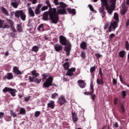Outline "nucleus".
<instances>
[{"label":"nucleus","mask_w":129,"mask_h":129,"mask_svg":"<svg viewBox=\"0 0 129 129\" xmlns=\"http://www.w3.org/2000/svg\"><path fill=\"white\" fill-rule=\"evenodd\" d=\"M53 83V78L52 76H49V77L46 80L45 82L43 83V86L44 87H45V88H49L50 86H55L56 85L55 84Z\"/></svg>","instance_id":"4"},{"label":"nucleus","mask_w":129,"mask_h":129,"mask_svg":"<svg viewBox=\"0 0 129 129\" xmlns=\"http://www.w3.org/2000/svg\"><path fill=\"white\" fill-rule=\"evenodd\" d=\"M54 49L56 52H60L63 50V46L62 45L57 43L54 45Z\"/></svg>","instance_id":"13"},{"label":"nucleus","mask_w":129,"mask_h":129,"mask_svg":"<svg viewBox=\"0 0 129 129\" xmlns=\"http://www.w3.org/2000/svg\"><path fill=\"white\" fill-rule=\"evenodd\" d=\"M13 72L15 74H16V75H22V72L19 70V67H14L13 68Z\"/></svg>","instance_id":"16"},{"label":"nucleus","mask_w":129,"mask_h":129,"mask_svg":"<svg viewBox=\"0 0 129 129\" xmlns=\"http://www.w3.org/2000/svg\"><path fill=\"white\" fill-rule=\"evenodd\" d=\"M53 10H54L53 14H54L56 18L55 22L57 24L59 22V15H67V12H66V9H60L57 10V11L56 8H53Z\"/></svg>","instance_id":"2"},{"label":"nucleus","mask_w":129,"mask_h":129,"mask_svg":"<svg viewBox=\"0 0 129 129\" xmlns=\"http://www.w3.org/2000/svg\"><path fill=\"white\" fill-rule=\"evenodd\" d=\"M59 43L62 46H67L68 45V40L67 38L63 35L59 36Z\"/></svg>","instance_id":"9"},{"label":"nucleus","mask_w":129,"mask_h":129,"mask_svg":"<svg viewBox=\"0 0 129 129\" xmlns=\"http://www.w3.org/2000/svg\"><path fill=\"white\" fill-rule=\"evenodd\" d=\"M40 114H41V112H40L39 111H36L35 112L34 116L35 117H39Z\"/></svg>","instance_id":"46"},{"label":"nucleus","mask_w":129,"mask_h":129,"mask_svg":"<svg viewBox=\"0 0 129 129\" xmlns=\"http://www.w3.org/2000/svg\"><path fill=\"white\" fill-rule=\"evenodd\" d=\"M59 0H53V3L54 4V5L55 6H59V2H58Z\"/></svg>","instance_id":"57"},{"label":"nucleus","mask_w":129,"mask_h":129,"mask_svg":"<svg viewBox=\"0 0 129 129\" xmlns=\"http://www.w3.org/2000/svg\"><path fill=\"white\" fill-rule=\"evenodd\" d=\"M95 70H96L95 67H92L90 68V71L91 73H93V72H94Z\"/></svg>","instance_id":"53"},{"label":"nucleus","mask_w":129,"mask_h":129,"mask_svg":"<svg viewBox=\"0 0 129 129\" xmlns=\"http://www.w3.org/2000/svg\"><path fill=\"white\" fill-rule=\"evenodd\" d=\"M64 51L66 52L67 56L70 55V51H71V44H69L68 47L64 48Z\"/></svg>","instance_id":"18"},{"label":"nucleus","mask_w":129,"mask_h":129,"mask_svg":"<svg viewBox=\"0 0 129 129\" xmlns=\"http://www.w3.org/2000/svg\"><path fill=\"white\" fill-rule=\"evenodd\" d=\"M32 51L33 52H35V53H37L38 51H39V47L37 46H34L32 48Z\"/></svg>","instance_id":"40"},{"label":"nucleus","mask_w":129,"mask_h":129,"mask_svg":"<svg viewBox=\"0 0 129 129\" xmlns=\"http://www.w3.org/2000/svg\"><path fill=\"white\" fill-rule=\"evenodd\" d=\"M58 94V93H52L51 94V98L52 99H55V98H56V97H57Z\"/></svg>","instance_id":"43"},{"label":"nucleus","mask_w":129,"mask_h":129,"mask_svg":"<svg viewBox=\"0 0 129 129\" xmlns=\"http://www.w3.org/2000/svg\"><path fill=\"white\" fill-rule=\"evenodd\" d=\"M127 11V9H126V8L123 7L121 11V16H123L124 15H125Z\"/></svg>","instance_id":"35"},{"label":"nucleus","mask_w":129,"mask_h":129,"mask_svg":"<svg viewBox=\"0 0 129 129\" xmlns=\"http://www.w3.org/2000/svg\"><path fill=\"white\" fill-rule=\"evenodd\" d=\"M72 116L74 122H77V121H78V117L77 116V114L75 112H72Z\"/></svg>","instance_id":"19"},{"label":"nucleus","mask_w":129,"mask_h":129,"mask_svg":"<svg viewBox=\"0 0 129 129\" xmlns=\"http://www.w3.org/2000/svg\"><path fill=\"white\" fill-rule=\"evenodd\" d=\"M67 10L68 11L69 14H71L72 15H76V10L75 9H72L70 8H68L67 9Z\"/></svg>","instance_id":"23"},{"label":"nucleus","mask_w":129,"mask_h":129,"mask_svg":"<svg viewBox=\"0 0 129 129\" xmlns=\"http://www.w3.org/2000/svg\"><path fill=\"white\" fill-rule=\"evenodd\" d=\"M111 5L105 6L106 10L109 15H111L114 9H115V3H116V0H109Z\"/></svg>","instance_id":"3"},{"label":"nucleus","mask_w":129,"mask_h":129,"mask_svg":"<svg viewBox=\"0 0 129 129\" xmlns=\"http://www.w3.org/2000/svg\"><path fill=\"white\" fill-rule=\"evenodd\" d=\"M45 4L46 6H43L41 7V11L42 12H44V11H47L48 9H49L48 12L54 11V9L52 8L51 4L50 3V1H49V0H45Z\"/></svg>","instance_id":"6"},{"label":"nucleus","mask_w":129,"mask_h":129,"mask_svg":"<svg viewBox=\"0 0 129 129\" xmlns=\"http://www.w3.org/2000/svg\"><path fill=\"white\" fill-rule=\"evenodd\" d=\"M47 107H48V108H51V109H54V108H55V101H50L47 104Z\"/></svg>","instance_id":"17"},{"label":"nucleus","mask_w":129,"mask_h":129,"mask_svg":"<svg viewBox=\"0 0 129 129\" xmlns=\"http://www.w3.org/2000/svg\"><path fill=\"white\" fill-rule=\"evenodd\" d=\"M54 10L51 11H46L44 12L43 14L42 20L43 21H49V20H50L51 23L52 24H57L56 22V15H55L54 12Z\"/></svg>","instance_id":"1"},{"label":"nucleus","mask_w":129,"mask_h":129,"mask_svg":"<svg viewBox=\"0 0 129 129\" xmlns=\"http://www.w3.org/2000/svg\"><path fill=\"white\" fill-rule=\"evenodd\" d=\"M11 28V30L14 32V33H16L17 31L16 30V28H15V27H14V24L12 27H10Z\"/></svg>","instance_id":"61"},{"label":"nucleus","mask_w":129,"mask_h":129,"mask_svg":"<svg viewBox=\"0 0 129 129\" xmlns=\"http://www.w3.org/2000/svg\"><path fill=\"white\" fill-rule=\"evenodd\" d=\"M67 70V71L66 75L67 76H69L70 77H72V76L74 75V72L76 71V69L75 68H71Z\"/></svg>","instance_id":"10"},{"label":"nucleus","mask_w":129,"mask_h":129,"mask_svg":"<svg viewBox=\"0 0 129 129\" xmlns=\"http://www.w3.org/2000/svg\"><path fill=\"white\" fill-rule=\"evenodd\" d=\"M91 96V98H92V100H95V98H96V95L95 94H93Z\"/></svg>","instance_id":"62"},{"label":"nucleus","mask_w":129,"mask_h":129,"mask_svg":"<svg viewBox=\"0 0 129 129\" xmlns=\"http://www.w3.org/2000/svg\"><path fill=\"white\" fill-rule=\"evenodd\" d=\"M80 46V48L83 50H85V49L87 48V44L85 41H82L81 43Z\"/></svg>","instance_id":"22"},{"label":"nucleus","mask_w":129,"mask_h":129,"mask_svg":"<svg viewBox=\"0 0 129 129\" xmlns=\"http://www.w3.org/2000/svg\"><path fill=\"white\" fill-rule=\"evenodd\" d=\"M99 75H100V78H103L102 76H103V74L102 73V70L101 69V68H100L99 70Z\"/></svg>","instance_id":"54"},{"label":"nucleus","mask_w":129,"mask_h":129,"mask_svg":"<svg viewBox=\"0 0 129 129\" xmlns=\"http://www.w3.org/2000/svg\"><path fill=\"white\" fill-rule=\"evenodd\" d=\"M4 78H7V79H8V80H11V79H13V78H14V75H13L12 73H8L4 77Z\"/></svg>","instance_id":"21"},{"label":"nucleus","mask_w":129,"mask_h":129,"mask_svg":"<svg viewBox=\"0 0 129 129\" xmlns=\"http://www.w3.org/2000/svg\"><path fill=\"white\" fill-rule=\"evenodd\" d=\"M31 73H32V76H33L34 77H35V78L37 77H39V76H40V74L37 73V71L36 70L32 71Z\"/></svg>","instance_id":"29"},{"label":"nucleus","mask_w":129,"mask_h":129,"mask_svg":"<svg viewBox=\"0 0 129 129\" xmlns=\"http://www.w3.org/2000/svg\"><path fill=\"white\" fill-rule=\"evenodd\" d=\"M17 29L19 33L23 32V28L22 27V24H17Z\"/></svg>","instance_id":"30"},{"label":"nucleus","mask_w":129,"mask_h":129,"mask_svg":"<svg viewBox=\"0 0 129 129\" xmlns=\"http://www.w3.org/2000/svg\"><path fill=\"white\" fill-rule=\"evenodd\" d=\"M101 3L102 4V6H104V7H106L108 6V3H107V0H100Z\"/></svg>","instance_id":"37"},{"label":"nucleus","mask_w":129,"mask_h":129,"mask_svg":"<svg viewBox=\"0 0 129 129\" xmlns=\"http://www.w3.org/2000/svg\"><path fill=\"white\" fill-rule=\"evenodd\" d=\"M67 102V100H66V98L65 97L63 96H60V97L58 99L57 103L59 104L60 106H62L63 104L66 103Z\"/></svg>","instance_id":"11"},{"label":"nucleus","mask_w":129,"mask_h":129,"mask_svg":"<svg viewBox=\"0 0 129 129\" xmlns=\"http://www.w3.org/2000/svg\"><path fill=\"white\" fill-rule=\"evenodd\" d=\"M122 98H125V97L126 96V91H122Z\"/></svg>","instance_id":"51"},{"label":"nucleus","mask_w":129,"mask_h":129,"mask_svg":"<svg viewBox=\"0 0 129 129\" xmlns=\"http://www.w3.org/2000/svg\"><path fill=\"white\" fill-rule=\"evenodd\" d=\"M88 7H89L90 11H91V12H93V13H95V14H96V13H97V12H96V11H95L94 10L92 5L90 4V5H88Z\"/></svg>","instance_id":"41"},{"label":"nucleus","mask_w":129,"mask_h":129,"mask_svg":"<svg viewBox=\"0 0 129 129\" xmlns=\"http://www.w3.org/2000/svg\"><path fill=\"white\" fill-rule=\"evenodd\" d=\"M59 8H61V9H66V8L68 7V5L64 3V2H60L59 3Z\"/></svg>","instance_id":"27"},{"label":"nucleus","mask_w":129,"mask_h":129,"mask_svg":"<svg viewBox=\"0 0 129 129\" xmlns=\"http://www.w3.org/2000/svg\"><path fill=\"white\" fill-rule=\"evenodd\" d=\"M78 84L81 88H85L86 87V83L82 80L78 81Z\"/></svg>","instance_id":"14"},{"label":"nucleus","mask_w":129,"mask_h":129,"mask_svg":"<svg viewBox=\"0 0 129 129\" xmlns=\"http://www.w3.org/2000/svg\"><path fill=\"white\" fill-rule=\"evenodd\" d=\"M119 111H121L123 113L124 112H125V108L124 107V105L122 103L120 104V107L118 109Z\"/></svg>","instance_id":"25"},{"label":"nucleus","mask_w":129,"mask_h":129,"mask_svg":"<svg viewBox=\"0 0 129 129\" xmlns=\"http://www.w3.org/2000/svg\"><path fill=\"white\" fill-rule=\"evenodd\" d=\"M114 37H115V34H114V33H112L109 35V39L110 40H112V38H114Z\"/></svg>","instance_id":"52"},{"label":"nucleus","mask_w":129,"mask_h":129,"mask_svg":"<svg viewBox=\"0 0 129 129\" xmlns=\"http://www.w3.org/2000/svg\"><path fill=\"white\" fill-rule=\"evenodd\" d=\"M117 101H118V98H115L114 99V105H117Z\"/></svg>","instance_id":"56"},{"label":"nucleus","mask_w":129,"mask_h":129,"mask_svg":"<svg viewBox=\"0 0 129 129\" xmlns=\"http://www.w3.org/2000/svg\"><path fill=\"white\" fill-rule=\"evenodd\" d=\"M104 7L105 6H102V7L99 9V12L101 14L102 13H104Z\"/></svg>","instance_id":"49"},{"label":"nucleus","mask_w":129,"mask_h":129,"mask_svg":"<svg viewBox=\"0 0 129 129\" xmlns=\"http://www.w3.org/2000/svg\"><path fill=\"white\" fill-rule=\"evenodd\" d=\"M20 114L25 115L26 114V110L22 108L20 110Z\"/></svg>","instance_id":"44"},{"label":"nucleus","mask_w":129,"mask_h":129,"mask_svg":"<svg viewBox=\"0 0 129 129\" xmlns=\"http://www.w3.org/2000/svg\"><path fill=\"white\" fill-rule=\"evenodd\" d=\"M1 10L2 11V12H3V13L7 17H9V16H10V14L9 13V12L8 11V10H7V9L2 7L1 8Z\"/></svg>","instance_id":"24"},{"label":"nucleus","mask_w":129,"mask_h":129,"mask_svg":"<svg viewBox=\"0 0 129 129\" xmlns=\"http://www.w3.org/2000/svg\"><path fill=\"white\" fill-rule=\"evenodd\" d=\"M37 29L39 30V31H44V24H41L38 28H37Z\"/></svg>","instance_id":"42"},{"label":"nucleus","mask_w":129,"mask_h":129,"mask_svg":"<svg viewBox=\"0 0 129 129\" xmlns=\"http://www.w3.org/2000/svg\"><path fill=\"white\" fill-rule=\"evenodd\" d=\"M91 92H85L84 93L85 95H92L94 93V88L93 86V82H91L90 83Z\"/></svg>","instance_id":"12"},{"label":"nucleus","mask_w":129,"mask_h":129,"mask_svg":"<svg viewBox=\"0 0 129 129\" xmlns=\"http://www.w3.org/2000/svg\"><path fill=\"white\" fill-rule=\"evenodd\" d=\"M4 24H5V21L0 19V29H4Z\"/></svg>","instance_id":"45"},{"label":"nucleus","mask_w":129,"mask_h":129,"mask_svg":"<svg viewBox=\"0 0 129 129\" xmlns=\"http://www.w3.org/2000/svg\"><path fill=\"white\" fill-rule=\"evenodd\" d=\"M64 70H68L70 67V64H69V62H64L63 65Z\"/></svg>","instance_id":"26"},{"label":"nucleus","mask_w":129,"mask_h":129,"mask_svg":"<svg viewBox=\"0 0 129 129\" xmlns=\"http://www.w3.org/2000/svg\"><path fill=\"white\" fill-rule=\"evenodd\" d=\"M112 82L113 85H116V84H117V81H116L115 79H113Z\"/></svg>","instance_id":"60"},{"label":"nucleus","mask_w":129,"mask_h":129,"mask_svg":"<svg viewBox=\"0 0 129 129\" xmlns=\"http://www.w3.org/2000/svg\"><path fill=\"white\" fill-rule=\"evenodd\" d=\"M81 56L82 58H83L84 59H85V58H86V54H85V52L82 51L81 52Z\"/></svg>","instance_id":"50"},{"label":"nucleus","mask_w":129,"mask_h":129,"mask_svg":"<svg viewBox=\"0 0 129 129\" xmlns=\"http://www.w3.org/2000/svg\"><path fill=\"white\" fill-rule=\"evenodd\" d=\"M41 79H38V78H36L35 82H36V83L39 84L40 83V82H41Z\"/></svg>","instance_id":"63"},{"label":"nucleus","mask_w":129,"mask_h":129,"mask_svg":"<svg viewBox=\"0 0 129 129\" xmlns=\"http://www.w3.org/2000/svg\"><path fill=\"white\" fill-rule=\"evenodd\" d=\"M114 20H115V22H117L119 23V18H118V14L116 13L114 14Z\"/></svg>","instance_id":"33"},{"label":"nucleus","mask_w":129,"mask_h":129,"mask_svg":"<svg viewBox=\"0 0 129 129\" xmlns=\"http://www.w3.org/2000/svg\"><path fill=\"white\" fill-rule=\"evenodd\" d=\"M28 13L32 17H35V13H34L33 9H32V8L30 7L28 8Z\"/></svg>","instance_id":"32"},{"label":"nucleus","mask_w":129,"mask_h":129,"mask_svg":"<svg viewBox=\"0 0 129 129\" xmlns=\"http://www.w3.org/2000/svg\"><path fill=\"white\" fill-rule=\"evenodd\" d=\"M96 57H97L98 58H100V57H102V55L100 54H99V53H96L95 54Z\"/></svg>","instance_id":"58"},{"label":"nucleus","mask_w":129,"mask_h":129,"mask_svg":"<svg viewBox=\"0 0 129 129\" xmlns=\"http://www.w3.org/2000/svg\"><path fill=\"white\" fill-rule=\"evenodd\" d=\"M42 4H38L35 10L36 15H40L41 14V8H42Z\"/></svg>","instance_id":"15"},{"label":"nucleus","mask_w":129,"mask_h":129,"mask_svg":"<svg viewBox=\"0 0 129 129\" xmlns=\"http://www.w3.org/2000/svg\"><path fill=\"white\" fill-rule=\"evenodd\" d=\"M3 25V29H10L11 27H13L14 22L11 19H6Z\"/></svg>","instance_id":"8"},{"label":"nucleus","mask_w":129,"mask_h":129,"mask_svg":"<svg viewBox=\"0 0 129 129\" xmlns=\"http://www.w3.org/2000/svg\"><path fill=\"white\" fill-rule=\"evenodd\" d=\"M96 83L97 84H98V85H103V83H104L103 82V78H101V79H97L96 81Z\"/></svg>","instance_id":"28"},{"label":"nucleus","mask_w":129,"mask_h":129,"mask_svg":"<svg viewBox=\"0 0 129 129\" xmlns=\"http://www.w3.org/2000/svg\"><path fill=\"white\" fill-rule=\"evenodd\" d=\"M118 23L119 22L115 21H113L110 22V25L109 26L108 29L110 33L112 32V31H115V29L118 27Z\"/></svg>","instance_id":"7"},{"label":"nucleus","mask_w":129,"mask_h":129,"mask_svg":"<svg viewBox=\"0 0 129 129\" xmlns=\"http://www.w3.org/2000/svg\"><path fill=\"white\" fill-rule=\"evenodd\" d=\"M125 48L127 50V51H129V43L127 41H125Z\"/></svg>","instance_id":"47"},{"label":"nucleus","mask_w":129,"mask_h":129,"mask_svg":"<svg viewBox=\"0 0 129 129\" xmlns=\"http://www.w3.org/2000/svg\"><path fill=\"white\" fill-rule=\"evenodd\" d=\"M108 26H109V24L108 23H106L104 26V30H107L108 29Z\"/></svg>","instance_id":"59"},{"label":"nucleus","mask_w":129,"mask_h":129,"mask_svg":"<svg viewBox=\"0 0 129 129\" xmlns=\"http://www.w3.org/2000/svg\"><path fill=\"white\" fill-rule=\"evenodd\" d=\"M15 17L17 19L21 18L22 21H26V14L24 13L23 10H17L15 12Z\"/></svg>","instance_id":"5"},{"label":"nucleus","mask_w":129,"mask_h":129,"mask_svg":"<svg viewBox=\"0 0 129 129\" xmlns=\"http://www.w3.org/2000/svg\"><path fill=\"white\" fill-rule=\"evenodd\" d=\"M4 116H5V113L3 112H0V119H2V118H4Z\"/></svg>","instance_id":"55"},{"label":"nucleus","mask_w":129,"mask_h":129,"mask_svg":"<svg viewBox=\"0 0 129 129\" xmlns=\"http://www.w3.org/2000/svg\"><path fill=\"white\" fill-rule=\"evenodd\" d=\"M129 26V19H127L125 23V28H128Z\"/></svg>","instance_id":"64"},{"label":"nucleus","mask_w":129,"mask_h":129,"mask_svg":"<svg viewBox=\"0 0 129 129\" xmlns=\"http://www.w3.org/2000/svg\"><path fill=\"white\" fill-rule=\"evenodd\" d=\"M11 89L12 88L6 87L3 89V92H4V93H7V92H10Z\"/></svg>","instance_id":"36"},{"label":"nucleus","mask_w":129,"mask_h":129,"mask_svg":"<svg viewBox=\"0 0 129 129\" xmlns=\"http://www.w3.org/2000/svg\"><path fill=\"white\" fill-rule=\"evenodd\" d=\"M11 5L13 8H14V9H18V7H19V3L17 0H12Z\"/></svg>","instance_id":"20"},{"label":"nucleus","mask_w":129,"mask_h":129,"mask_svg":"<svg viewBox=\"0 0 129 129\" xmlns=\"http://www.w3.org/2000/svg\"><path fill=\"white\" fill-rule=\"evenodd\" d=\"M9 93H10L12 96H16V89H11Z\"/></svg>","instance_id":"38"},{"label":"nucleus","mask_w":129,"mask_h":129,"mask_svg":"<svg viewBox=\"0 0 129 129\" xmlns=\"http://www.w3.org/2000/svg\"><path fill=\"white\" fill-rule=\"evenodd\" d=\"M28 80H29V82H30V83L31 82H35V81H36V77H33V76H29Z\"/></svg>","instance_id":"34"},{"label":"nucleus","mask_w":129,"mask_h":129,"mask_svg":"<svg viewBox=\"0 0 129 129\" xmlns=\"http://www.w3.org/2000/svg\"><path fill=\"white\" fill-rule=\"evenodd\" d=\"M125 54V52L124 51V50L120 51L119 52V57H120V58H124Z\"/></svg>","instance_id":"39"},{"label":"nucleus","mask_w":129,"mask_h":129,"mask_svg":"<svg viewBox=\"0 0 129 129\" xmlns=\"http://www.w3.org/2000/svg\"><path fill=\"white\" fill-rule=\"evenodd\" d=\"M10 114H11L12 116H13V117H17V114H16V113L14 112V111L12 110H11L10 111Z\"/></svg>","instance_id":"48"},{"label":"nucleus","mask_w":129,"mask_h":129,"mask_svg":"<svg viewBox=\"0 0 129 129\" xmlns=\"http://www.w3.org/2000/svg\"><path fill=\"white\" fill-rule=\"evenodd\" d=\"M49 75H50V74H45L42 75V78L41 79V80L42 82H44V81H45L47 79V77H48Z\"/></svg>","instance_id":"31"}]
</instances>
